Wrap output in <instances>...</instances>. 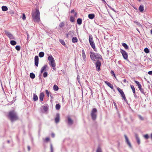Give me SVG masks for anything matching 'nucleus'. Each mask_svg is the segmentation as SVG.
Returning a JSON list of instances; mask_svg holds the SVG:
<instances>
[{
  "label": "nucleus",
  "mask_w": 152,
  "mask_h": 152,
  "mask_svg": "<svg viewBox=\"0 0 152 152\" xmlns=\"http://www.w3.org/2000/svg\"><path fill=\"white\" fill-rule=\"evenodd\" d=\"M32 18L34 22H39L40 20V12L37 9L31 13Z\"/></svg>",
  "instance_id": "obj_1"
},
{
  "label": "nucleus",
  "mask_w": 152,
  "mask_h": 152,
  "mask_svg": "<svg viewBox=\"0 0 152 152\" xmlns=\"http://www.w3.org/2000/svg\"><path fill=\"white\" fill-rule=\"evenodd\" d=\"M90 58L92 61H96V60H99L102 59V56L97 53H95L93 52L90 51L89 52Z\"/></svg>",
  "instance_id": "obj_2"
},
{
  "label": "nucleus",
  "mask_w": 152,
  "mask_h": 152,
  "mask_svg": "<svg viewBox=\"0 0 152 152\" xmlns=\"http://www.w3.org/2000/svg\"><path fill=\"white\" fill-rule=\"evenodd\" d=\"M8 116L12 121H13L18 119L17 114L14 111H10L9 113Z\"/></svg>",
  "instance_id": "obj_3"
},
{
  "label": "nucleus",
  "mask_w": 152,
  "mask_h": 152,
  "mask_svg": "<svg viewBox=\"0 0 152 152\" xmlns=\"http://www.w3.org/2000/svg\"><path fill=\"white\" fill-rule=\"evenodd\" d=\"M89 41L91 47L94 49L95 51H96V49L95 48V45L91 35L90 34L89 35Z\"/></svg>",
  "instance_id": "obj_4"
},
{
  "label": "nucleus",
  "mask_w": 152,
  "mask_h": 152,
  "mask_svg": "<svg viewBox=\"0 0 152 152\" xmlns=\"http://www.w3.org/2000/svg\"><path fill=\"white\" fill-rule=\"evenodd\" d=\"M97 113V109L95 108H93L91 112V115L92 119L94 120H95L96 118V113Z\"/></svg>",
  "instance_id": "obj_5"
},
{
  "label": "nucleus",
  "mask_w": 152,
  "mask_h": 152,
  "mask_svg": "<svg viewBox=\"0 0 152 152\" xmlns=\"http://www.w3.org/2000/svg\"><path fill=\"white\" fill-rule=\"evenodd\" d=\"M117 89L118 91V92L120 93L121 96L124 99V101L126 102H127V101L126 98L125 96V94L123 91V90L121 89V88H119L118 87L117 88Z\"/></svg>",
  "instance_id": "obj_6"
},
{
  "label": "nucleus",
  "mask_w": 152,
  "mask_h": 152,
  "mask_svg": "<svg viewBox=\"0 0 152 152\" xmlns=\"http://www.w3.org/2000/svg\"><path fill=\"white\" fill-rule=\"evenodd\" d=\"M135 83L137 85L138 88H139V90L143 94H145V93L144 92L143 89L142 88L141 85L140 84L139 82L138 81L135 80Z\"/></svg>",
  "instance_id": "obj_7"
},
{
  "label": "nucleus",
  "mask_w": 152,
  "mask_h": 152,
  "mask_svg": "<svg viewBox=\"0 0 152 152\" xmlns=\"http://www.w3.org/2000/svg\"><path fill=\"white\" fill-rule=\"evenodd\" d=\"M5 33L7 36V37L10 38V39H15V37L14 36L12 35V34H11L10 32L8 31H5Z\"/></svg>",
  "instance_id": "obj_8"
},
{
  "label": "nucleus",
  "mask_w": 152,
  "mask_h": 152,
  "mask_svg": "<svg viewBox=\"0 0 152 152\" xmlns=\"http://www.w3.org/2000/svg\"><path fill=\"white\" fill-rule=\"evenodd\" d=\"M120 50V52L122 54L124 58L125 59H127L128 57L127 53L122 49H121Z\"/></svg>",
  "instance_id": "obj_9"
},
{
  "label": "nucleus",
  "mask_w": 152,
  "mask_h": 152,
  "mask_svg": "<svg viewBox=\"0 0 152 152\" xmlns=\"http://www.w3.org/2000/svg\"><path fill=\"white\" fill-rule=\"evenodd\" d=\"M95 65L96 66L97 70L98 71H100V66L101 65V62L99 61H97L95 63Z\"/></svg>",
  "instance_id": "obj_10"
},
{
  "label": "nucleus",
  "mask_w": 152,
  "mask_h": 152,
  "mask_svg": "<svg viewBox=\"0 0 152 152\" xmlns=\"http://www.w3.org/2000/svg\"><path fill=\"white\" fill-rule=\"evenodd\" d=\"M124 136L125 137V140L126 142V143L128 144V145H129V147L131 148H132V146L131 145V143L130 142V141H129V139L126 136V135H124Z\"/></svg>",
  "instance_id": "obj_11"
},
{
  "label": "nucleus",
  "mask_w": 152,
  "mask_h": 152,
  "mask_svg": "<svg viewBox=\"0 0 152 152\" xmlns=\"http://www.w3.org/2000/svg\"><path fill=\"white\" fill-rule=\"evenodd\" d=\"M67 123L69 125H72L73 123V121L72 119L70 118L69 116L67 117Z\"/></svg>",
  "instance_id": "obj_12"
},
{
  "label": "nucleus",
  "mask_w": 152,
  "mask_h": 152,
  "mask_svg": "<svg viewBox=\"0 0 152 152\" xmlns=\"http://www.w3.org/2000/svg\"><path fill=\"white\" fill-rule=\"evenodd\" d=\"M60 120V115L59 113H57L56 114V117L55 118V122L56 123H58Z\"/></svg>",
  "instance_id": "obj_13"
},
{
  "label": "nucleus",
  "mask_w": 152,
  "mask_h": 152,
  "mask_svg": "<svg viewBox=\"0 0 152 152\" xmlns=\"http://www.w3.org/2000/svg\"><path fill=\"white\" fill-rule=\"evenodd\" d=\"M34 62L35 65L37 66H38L39 63V58L38 56H36L35 57Z\"/></svg>",
  "instance_id": "obj_14"
},
{
  "label": "nucleus",
  "mask_w": 152,
  "mask_h": 152,
  "mask_svg": "<svg viewBox=\"0 0 152 152\" xmlns=\"http://www.w3.org/2000/svg\"><path fill=\"white\" fill-rule=\"evenodd\" d=\"M50 65L53 67V69L55 70V67L56 66V64L55 60L54 61H51L49 63Z\"/></svg>",
  "instance_id": "obj_15"
},
{
  "label": "nucleus",
  "mask_w": 152,
  "mask_h": 152,
  "mask_svg": "<svg viewBox=\"0 0 152 152\" xmlns=\"http://www.w3.org/2000/svg\"><path fill=\"white\" fill-rule=\"evenodd\" d=\"M82 58L83 59V60L84 61H86V55L85 52V51L84 50H82Z\"/></svg>",
  "instance_id": "obj_16"
},
{
  "label": "nucleus",
  "mask_w": 152,
  "mask_h": 152,
  "mask_svg": "<svg viewBox=\"0 0 152 152\" xmlns=\"http://www.w3.org/2000/svg\"><path fill=\"white\" fill-rule=\"evenodd\" d=\"M104 83L106 84L111 89H113V85L111 84L110 83L108 82L107 81H105Z\"/></svg>",
  "instance_id": "obj_17"
},
{
  "label": "nucleus",
  "mask_w": 152,
  "mask_h": 152,
  "mask_svg": "<svg viewBox=\"0 0 152 152\" xmlns=\"http://www.w3.org/2000/svg\"><path fill=\"white\" fill-rule=\"evenodd\" d=\"M44 97V93L43 92L40 93L39 94V98L41 101H42L43 100Z\"/></svg>",
  "instance_id": "obj_18"
},
{
  "label": "nucleus",
  "mask_w": 152,
  "mask_h": 152,
  "mask_svg": "<svg viewBox=\"0 0 152 152\" xmlns=\"http://www.w3.org/2000/svg\"><path fill=\"white\" fill-rule=\"evenodd\" d=\"M135 136L136 139V140H137V143L139 145L140 144V138L138 137L137 134H135Z\"/></svg>",
  "instance_id": "obj_19"
},
{
  "label": "nucleus",
  "mask_w": 152,
  "mask_h": 152,
  "mask_svg": "<svg viewBox=\"0 0 152 152\" xmlns=\"http://www.w3.org/2000/svg\"><path fill=\"white\" fill-rule=\"evenodd\" d=\"M144 10V7L143 5H141L139 7V11L141 12H142Z\"/></svg>",
  "instance_id": "obj_20"
},
{
  "label": "nucleus",
  "mask_w": 152,
  "mask_h": 152,
  "mask_svg": "<svg viewBox=\"0 0 152 152\" xmlns=\"http://www.w3.org/2000/svg\"><path fill=\"white\" fill-rule=\"evenodd\" d=\"M48 59L50 62L51 61H54V58L51 55L48 57Z\"/></svg>",
  "instance_id": "obj_21"
},
{
  "label": "nucleus",
  "mask_w": 152,
  "mask_h": 152,
  "mask_svg": "<svg viewBox=\"0 0 152 152\" xmlns=\"http://www.w3.org/2000/svg\"><path fill=\"white\" fill-rule=\"evenodd\" d=\"M95 17V15L94 14H91L88 15V18L91 19H93Z\"/></svg>",
  "instance_id": "obj_22"
},
{
  "label": "nucleus",
  "mask_w": 152,
  "mask_h": 152,
  "mask_svg": "<svg viewBox=\"0 0 152 152\" xmlns=\"http://www.w3.org/2000/svg\"><path fill=\"white\" fill-rule=\"evenodd\" d=\"M47 66L46 65L44 66L41 68V73H42L45 70L46 67H47Z\"/></svg>",
  "instance_id": "obj_23"
},
{
  "label": "nucleus",
  "mask_w": 152,
  "mask_h": 152,
  "mask_svg": "<svg viewBox=\"0 0 152 152\" xmlns=\"http://www.w3.org/2000/svg\"><path fill=\"white\" fill-rule=\"evenodd\" d=\"M78 39L76 37H73L72 39V42L73 43H76L77 42Z\"/></svg>",
  "instance_id": "obj_24"
},
{
  "label": "nucleus",
  "mask_w": 152,
  "mask_h": 152,
  "mask_svg": "<svg viewBox=\"0 0 152 152\" xmlns=\"http://www.w3.org/2000/svg\"><path fill=\"white\" fill-rule=\"evenodd\" d=\"M33 100L34 101H36L38 99V98L37 96L34 94H33Z\"/></svg>",
  "instance_id": "obj_25"
},
{
  "label": "nucleus",
  "mask_w": 152,
  "mask_h": 152,
  "mask_svg": "<svg viewBox=\"0 0 152 152\" xmlns=\"http://www.w3.org/2000/svg\"><path fill=\"white\" fill-rule=\"evenodd\" d=\"M122 45L124 48L126 50H128L129 47L128 45L125 43H123L122 44Z\"/></svg>",
  "instance_id": "obj_26"
},
{
  "label": "nucleus",
  "mask_w": 152,
  "mask_h": 152,
  "mask_svg": "<svg viewBox=\"0 0 152 152\" xmlns=\"http://www.w3.org/2000/svg\"><path fill=\"white\" fill-rule=\"evenodd\" d=\"M74 32V31H69L68 33V34L69 35L70 37H72L73 36Z\"/></svg>",
  "instance_id": "obj_27"
},
{
  "label": "nucleus",
  "mask_w": 152,
  "mask_h": 152,
  "mask_svg": "<svg viewBox=\"0 0 152 152\" xmlns=\"http://www.w3.org/2000/svg\"><path fill=\"white\" fill-rule=\"evenodd\" d=\"M77 24L79 25H81L82 23V19L80 18L77 19Z\"/></svg>",
  "instance_id": "obj_28"
},
{
  "label": "nucleus",
  "mask_w": 152,
  "mask_h": 152,
  "mask_svg": "<svg viewBox=\"0 0 152 152\" xmlns=\"http://www.w3.org/2000/svg\"><path fill=\"white\" fill-rule=\"evenodd\" d=\"M2 10L3 11H5L8 10L7 7L5 6H3L1 7Z\"/></svg>",
  "instance_id": "obj_29"
},
{
  "label": "nucleus",
  "mask_w": 152,
  "mask_h": 152,
  "mask_svg": "<svg viewBox=\"0 0 152 152\" xmlns=\"http://www.w3.org/2000/svg\"><path fill=\"white\" fill-rule=\"evenodd\" d=\"M30 76L31 78L33 79L35 77V75L34 73L31 72L30 74Z\"/></svg>",
  "instance_id": "obj_30"
},
{
  "label": "nucleus",
  "mask_w": 152,
  "mask_h": 152,
  "mask_svg": "<svg viewBox=\"0 0 152 152\" xmlns=\"http://www.w3.org/2000/svg\"><path fill=\"white\" fill-rule=\"evenodd\" d=\"M53 89L55 91H57L58 89V87L56 85H54L53 87Z\"/></svg>",
  "instance_id": "obj_31"
},
{
  "label": "nucleus",
  "mask_w": 152,
  "mask_h": 152,
  "mask_svg": "<svg viewBox=\"0 0 152 152\" xmlns=\"http://www.w3.org/2000/svg\"><path fill=\"white\" fill-rule=\"evenodd\" d=\"M44 55V53L43 52H40L39 54V57L42 58L43 57Z\"/></svg>",
  "instance_id": "obj_32"
},
{
  "label": "nucleus",
  "mask_w": 152,
  "mask_h": 152,
  "mask_svg": "<svg viewBox=\"0 0 152 152\" xmlns=\"http://www.w3.org/2000/svg\"><path fill=\"white\" fill-rule=\"evenodd\" d=\"M64 25L65 24L64 23L62 22L59 24V26L60 28H62L64 26Z\"/></svg>",
  "instance_id": "obj_33"
},
{
  "label": "nucleus",
  "mask_w": 152,
  "mask_h": 152,
  "mask_svg": "<svg viewBox=\"0 0 152 152\" xmlns=\"http://www.w3.org/2000/svg\"><path fill=\"white\" fill-rule=\"evenodd\" d=\"M130 87L132 90L133 93H134L135 92V90L134 86L132 85H130Z\"/></svg>",
  "instance_id": "obj_34"
},
{
  "label": "nucleus",
  "mask_w": 152,
  "mask_h": 152,
  "mask_svg": "<svg viewBox=\"0 0 152 152\" xmlns=\"http://www.w3.org/2000/svg\"><path fill=\"white\" fill-rule=\"evenodd\" d=\"M10 44L12 45H15L16 44V42L14 40H11L10 41Z\"/></svg>",
  "instance_id": "obj_35"
},
{
  "label": "nucleus",
  "mask_w": 152,
  "mask_h": 152,
  "mask_svg": "<svg viewBox=\"0 0 152 152\" xmlns=\"http://www.w3.org/2000/svg\"><path fill=\"white\" fill-rule=\"evenodd\" d=\"M60 105L59 104H57L56 105V108L57 110H59L60 109Z\"/></svg>",
  "instance_id": "obj_36"
},
{
  "label": "nucleus",
  "mask_w": 152,
  "mask_h": 152,
  "mask_svg": "<svg viewBox=\"0 0 152 152\" xmlns=\"http://www.w3.org/2000/svg\"><path fill=\"white\" fill-rule=\"evenodd\" d=\"M144 51L146 53H148L149 52V49L147 48H146L144 49Z\"/></svg>",
  "instance_id": "obj_37"
},
{
  "label": "nucleus",
  "mask_w": 152,
  "mask_h": 152,
  "mask_svg": "<svg viewBox=\"0 0 152 152\" xmlns=\"http://www.w3.org/2000/svg\"><path fill=\"white\" fill-rule=\"evenodd\" d=\"M59 41L63 45H65V43L63 40L62 39H60Z\"/></svg>",
  "instance_id": "obj_38"
},
{
  "label": "nucleus",
  "mask_w": 152,
  "mask_h": 152,
  "mask_svg": "<svg viewBox=\"0 0 152 152\" xmlns=\"http://www.w3.org/2000/svg\"><path fill=\"white\" fill-rule=\"evenodd\" d=\"M15 48L17 50L19 51L20 49V47L19 45H17L15 47Z\"/></svg>",
  "instance_id": "obj_39"
},
{
  "label": "nucleus",
  "mask_w": 152,
  "mask_h": 152,
  "mask_svg": "<svg viewBox=\"0 0 152 152\" xmlns=\"http://www.w3.org/2000/svg\"><path fill=\"white\" fill-rule=\"evenodd\" d=\"M70 21L72 22H73L74 21V18L73 16H71L70 17Z\"/></svg>",
  "instance_id": "obj_40"
},
{
  "label": "nucleus",
  "mask_w": 152,
  "mask_h": 152,
  "mask_svg": "<svg viewBox=\"0 0 152 152\" xmlns=\"http://www.w3.org/2000/svg\"><path fill=\"white\" fill-rule=\"evenodd\" d=\"M50 152H53V150L52 144H51L50 145Z\"/></svg>",
  "instance_id": "obj_41"
},
{
  "label": "nucleus",
  "mask_w": 152,
  "mask_h": 152,
  "mask_svg": "<svg viewBox=\"0 0 152 152\" xmlns=\"http://www.w3.org/2000/svg\"><path fill=\"white\" fill-rule=\"evenodd\" d=\"M43 76L44 77H46L48 76V73L47 72H45L43 74Z\"/></svg>",
  "instance_id": "obj_42"
},
{
  "label": "nucleus",
  "mask_w": 152,
  "mask_h": 152,
  "mask_svg": "<svg viewBox=\"0 0 152 152\" xmlns=\"http://www.w3.org/2000/svg\"><path fill=\"white\" fill-rule=\"evenodd\" d=\"M96 152H102L101 148L100 147H98L96 150Z\"/></svg>",
  "instance_id": "obj_43"
},
{
  "label": "nucleus",
  "mask_w": 152,
  "mask_h": 152,
  "mask_svg": "<svg viewBox=\"0 0 152 152\" xmlns=\"http://www.w3.org/2000/svg\"><path fill=\"white\" fill-rule=\"evenodd\" d=\"M22 19L23 20H24L26 19V16L24 13L23 14Z\"/></svg>",
  "instance_id": "obj_44"
},
{
  "label": "nucleus",
  "mask_w": 152,
  "mask_h": 152,
  "mask_svg": "<svg viewBox=\"0 0 152 152\" xmlns=\"http://www.w3.org/2000/svg\"><path fill=\"white\" fill-rule=\"evenodd\" d=\"M45 93L48 97H49V92L48 90H45Z\"/></svg>",
  "instance_id": "obj_45"
},
{
  "label": "nucleus",
  "mask_w": 152,
  "mask_h": 152,
  "mask_svg": "<svg viewBox=\"0 0 152 152\" xmlns=\"http://www.w3.org/2000/svg\"><path fill=\"white\" fill-rule=\"evenodd\" d=\"M43 109L45 111H46L48 110V107H47V106H44L43 107Z\"/></svg>",
  "instance_id": "obj_46"
},
{
  "label": "nucleus",
  "mask_w": 152,
  "mask_h": 152,
  "mask_svg": "<svg viewBox=\"0 0 152 152\" xmlns=\"http://www.w3.org/2000/svg\"><path fill=\"white\" fill-rule=\"evenodd\" d=\"M111 73L112 75H113L115 77H116L115 75L114 72L112 70L111 71Z\"/></svg>",
  "instance_id": "obj_47"
},
{
  "label": "nucleus",
  "mask_w": 152,
  "mask_h": 152,
  "mask_svg": "<svg viewBox=\"0 0 152 152\" xmlns=\"http://www.w3.org/2000/svg\"><path fill=\"white\" fill-rule=\"evenodd\" d=\"M144 137L146 139H148L149 138V136L148 134L145 135H144Z\"/></svg>",
  "instance_id": "obj_48"
},
{
  "label": "nucleus",
  "mask_w": 152,
  "mask_h": 152,
  "mask_svg": "<svg viewBox=\"0 0 152 152\" xmlns=\"http://www.w3.org/2000/svg\"><path fill=\"white\" fill-rule=\"evenodd\" d=\"M134 23H135L139 26H141V25H140V24L138 22L135 21Z\"/></svg>",
  "instance_id": "obj_49"
},
{
  "label": "nucleus",
  "mask_w": 152,
  "mask_h": 152,
  "mask_svg": "<svg viewBox=\"0 0 152 152\" xmlns=\"http://www.w3.org/2000/svg\"><path fill=\"white\" fill-rule=\"evenodd\" d=\"M138 117L140 120H143V118L142 117V116L141 115H139Z\"/></svg>",
  "instance_id": "obj_50"
},
{
  "label": "nucleus",
  "mask_w": 152,
  "mask_h": 152,
  "mask_svg": "<svg viewBox=\"0 0 152 152\" xmlns=\"http://www.w3.org/2000/svg\"><path fill=\"white\" fill-rule=\"evenodd\" d=\"M113 103L114 104V106H115V108L116 109H117V107L116 103L115 102H113Z\"/></svg>",
  "instance_id": "obj_51"
},
{
  "label": "nucleus",
  "mask_w": 152,
  "mask_h": 152,
  "mask_svg": "<svg viewBox=\"0 0 152 152\" xmlns=\"http://www.w3.org/2000/svg\"><path fill=\"white\" fill-rule=\"evenodd\" d=\"M50 140V139L48 137H47L45 139V141L47 142L48 141Z\"/></svg>",
  "instance_id": "obj_52"
},
{
  "label": "nucleus",
  "mask_w": 152,
  "mask_h": 152,
  "mask_svg": "<svg viewBox=\"0 0 152 152\" xmlns=\"http://www.w3.org/2000/svg\"><path fill=\"white\" fill-rule=\"evenodd\" d=\"M77 79L78 82L80 83V77H79V76L78 75L77 76Z\"/></svg>",
  "instance_id": "obj_53"
},
{
  "label": "nucleus",
  "mask_w": 152,
  "mask_h": 152,
  "mask_svg": "<svg viewBox=\"0 0 152 152\" xmlns=\"http://www.w3.org/2000/svg\"><path fill=\"white\" fill-rule=\"evenodd\" d=\"M148 74L150 75H152V71H150L148 72Z\"/></svg>",
  "instance_id": "obj_54"
},
{
  "label": "nucleus",
  "mask_w": 152,
  "mask_h": 152,
  "mask_svg": "<svg viewBox=\"0 0 152 152\" xmlns=\"http://www.w3.org/2000/svg\"><path fill=\"white\" fill-rule=\"evenodd\" d=\"M109 8L111 9L112 10H113V11H114V12H115V10L113 9V8H112L111 7H110V6H109Z\"/></svg>",
  "instance_id": "obj_55"
},
{
  "label": "nucleus",
  "mask_w": 152,
  "mask_h": 152,
  "mask_svg": "<svg viewBox=\"0 0 152 152\" xmlns=\"http://www.w3.org/2000/svg\"><path fill=\"white\" fill-rule=\"evenodd\" d=\"M51 136L53 137H55V134L53 133H52L51 134Z\"/></svg>",
  "instance_id": "obj_56"
},
{
  "label": "nucleus",
  "mask_w": 152,
  "mask_h": 152,
  "mask_svg": "<svg viewBox=\"0 0 152 152\" xmlns=\"http://www.w3.org/2000/svg\"><path fill=\"white\" fill-rule=\"evenodd\" d=\"M133 94H134V97L135 98H137V96L135 94V92L134 93H133Z\"/></svg>",
  "instance_id": "obj_57"
},
{
  "label": "nucleus",
  "mask_w": 152,
  "mask_h": 152,
  "mask_svg": "<svg viewBox=\"0 0 152 152\" xmlns=\"http://www.w3.org/2000/svg\"><path fill=\"white\" fill-rule=\"evenodd\" d=\"M28 151L30 150V147L29 146H28Z\"/></svg>",
  "instance_id": "obj_58"
},
{
  "label": "nucleus",
  "mask_w": 152,
  "mask_h": 152,
  "mask_svg": "<svg viewBox=\"0 0 152 152\" xmlns=\"http://www.w3.org/2000/svg\"><path fill=\"white\" fill-rule=\"evenodd\" d=\"M27 38L28 39H29V36L28 34H27Z\"/></svg>",
  "instance_id": "obj_59"
},
{
  "label": "nucleus",
  "mask_w": 152,
  "mask_h": 152,
  "mask_svg": "<svg viewBox=\"0 0 152 152\" xmlns=\"http://www.w3.org/2000/svg\"><path fill=\"white\" fill-rule=\"evenodd\" d=\"M74 12V10H72L71 11V13H73Z\"/></svg>",
  "instance_id": "obj_60"
},
{
  "label": "nucleus",
  "mask_w": 152,
  "mask_h": 152,
  "mask_svg": "<svg viewBox=\"0 0 152 152\" xmlns=\"http://www.w3.org/2000/svg\"><path fill=\"white\" fill-rule=\"evenodd\" d=\"M136 30H137V31L139 33H140V31L137 28H136Z\"/></svg>",
  "instance_id": "obj_61"
},
{
  "label": "nucleus",
  "mask_w": 152,
  "mask_h": 152,
  "mask_svg": "<svg viewBox=\"0 0 152 152\" xmlns=\"http://www.w3.org/2000/svg\"><path fill=\"white\" fill-rule=\"evenodd\" d=\"M69 36V35L68 34V33L66 34V37H68Z\"/></svg>",
  "instance_id": "obj_62"
},
{
  "label": "nucleus",
  "mask_w": 152,
  "mask_h": 152,
  "mask_svg": "<svg viewBox=\"0 0 152 152\" xmlns=\"http://www.w3.org/2000/svg\"><path fill=\"white\" fill-rule=\"evenodd\" d=\"M126 80L124 79V82H126Z\"/></svg>",
  "instance_id": "obj_63"
},
{
  "label": "nucleus",
  "mask_w": 152,
  "mask_h": 152,
  "mask_svg": "<svg viewBox=\"0 0 152 152\" xmlns=\"http://www.w3.org/2000/svg\"><path fill=\"white\" fill-rule=\"evenodd\" d=\"M151 139H152V133L151 134Z\"/></svg>",
  "instance_id": "obj_64"
}]
</instances>
